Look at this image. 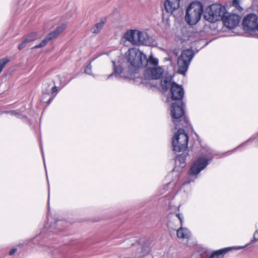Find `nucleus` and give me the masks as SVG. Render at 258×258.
Wrapping results in <instances>:
<instances>
[{"mask_svg":"<svg viewBox=\"0 0 258 258\" xmlns=\"http://www.w3.org/2000/svg\"><path fill=\"white\" fill-rule=\"evenodd\" d=\"M150 250V243L149 241L145 242L142 246V251L139 254V257H142L148 253Z\"/></svg>","mask_w":258,"mask_h":258,"instance_id":"19","label":"nucleus"},{"mask_svg":"<svg viewBox=\"0 0 258 258\" xmlns=\"http://www.w3.org/2000/svg\"><path fill=\"white\" fill-rule=\"evenodd\" d=\"M40 37L41 36H40L36 32H32L25 37L29 42L33 41L37 39L40 38Z\"/></svg>","mask_w":258,"mask_h":258,"instance_id":"22","label":"nucleus"},{"mask_svg":"<svg viewBox=\"0 0 258 258\" xmlns=\"http://www.w3.org/2000/svg\"><path fill=\"white\" fill-rule=\"evenodd\" d=\"M17 249L16 248H12L9 252V254L10 255H13V254H14L16 251H17Z\"/></svg>","mask_w":258,"mask_h":258,"instance_id":"33","label":"nucleus"},{"mask_svg":"<svg viewBox=\"0 0 258 258\" xmlns=\"http://www.w3.org/2000/svg\"><path fill=\"white\" fill-rule=\"evenodd\" d=\"M52 82L50 81H47L43 83L42 86V93L41 96V101L42 102H45L44 96H49L50 93L53 94L57 91V87L55 86L51 87Z\"/></svg>","mask_w":258,"mask_h":258,"instance_id":"12","label":"nucleus"},{"mask_svg":"<svg viewBox=\"0 0 258 258\" xmlns=\"http://www.w3.org/2000/svg\"><path fill=\"white\" fill-rule=\"evenodd\" d=\"M49 41V39L46 36L45 38L38 45L32 47V49H36L44 47Z\"/></svg>","mask_w":258,"mask_h":258,"instance_id":"23","label":"nucleus"},{"mask_svg":"<svg viewBox=\"0 0 258 258\" xmlns=\"http://www.w3.org/2000/svg\"><path fill=\"white\" fill-rule=\"evenodd\" d=\"M170 92V96L172 101L170 108L171 115L173 123L177 126L178 123L181 121L183 122V124L186 123V118L184 115V105L182 101L184 91L181 85L173 82Z\"/></svg>","mask_w":258,"mask_h":258,"instance_id":"2","label":"nucleus"},{"mask_svg":"<svg viewBox=\"0 0 258 258\" xmlns=\"http://www.w3.org/2000/svg\"><path fill=\"white\" fill-rule=\"evenodd\" d=\"M8 62V59L7 58L0 59V73L2 72L3 68Z\"/></svg>","mask_w":258,"mask_h":258,"instance_id":"27","label":"nucleus"},{"mask_svg":"<svg viewBox=\"0 0 258 258\" xmlns=\"http://www.w3.org/2000/svg\"><path fill=\"white\" fill-rule=\"evenodd\" d=\"M207 42L205 39H200L198 41L195 40V49H197V51L198 52L200 49L204 47L207 44Z\"/></svg>","mask_w":258,"mask_h":258,"instance_id":"21","label":"nucleus"},{"mask_svg":"<svg viewBox=\"0 0 258 258\" xmlns=\"http://www.w3.org/2000/svg\"><path fill=\"white\" fill-rule=\"evenodd\" d=\"M167 227L169 229L176 230L178 227L182 226L183 217L180 213H170L168 216Z\"/></svg>","mask_w":258,"mask_h":258,"instance_id":"9","label":"nucleus"},{"mask_svg":"<svg viewBox=\"0 0 258 258\" xmlns=\"http://www.w3.org/2000/svg\"><path fill=\"white\" fill-rule=\"evenodd\" d=\"M125 57L128 63L127 68L113 64V72L109 75L108 78L113 76L116 77L130 78L133 74L137 73L140 68H146L148 64L153 66L158 64V59L155 58L152 54L148 58L146 55L139 49L136 48H130L125 53Z\"/></svg>","mask_w":258,"mask_h":258,"instance_id":"1","label":"nucleus"},{"mask_svg":"<svg viewBox=\"0 0 258 258\" xmlns=\"http://www.w3.org/2000/svg\"><path fill=\"white\" fill-rule=\"evenodd\" d=\"M66 24H62L61 25L57 27L54 31L49 33L46 36L50 40H51L52 39L56 38L59 34L66 29Z\"/></svg>","mask_w":258,"mask_h":258,"instance_id":"16","label":"nucleus"},{"mask_svg":"<svg viewBox=\"0 0 258 258\" xmlns=\"http://www.w3.org/2000/svg\"><path fill=\"white\" fill-rule=\"evenodd\" d=\"M54 96L55 95H53V94L51 93H50L49 96H44V98L46 101L43 102L47 103V105H49L53 99Z\"/></svg>","mask_w":258,"mask_h":258,"instance_id":"25","label":"nucleus"},{"mask_svg":"<svg viewBox=\"0 0 258 258\" xmlns=\"http://www.w3.org/2000/svg\"><path fill=\"white\" fill-rule=\"evenodd\" d=\"M163 72V69L160 67L148 68L145 71V76L152 79H158L160 78Z\"/></svg>","mask_w":258,"mask_h":258,"instance_id":"11","label":"nucleus"},{"mask_svg":"<svg viewBox=\"0 0 258 258\" xmlns=\"http://www.w3.org/2000/svg\"><path fill=\"white\" fill-rule=\"evenodd\" d=\"M226 12L225 8L220 4H213L210 6L204 14V18L213 23L221 20Z\"/></svg>","mask_w":258,"mask_h":258,"instance_id":"6","label":"nucleus"},{"mask_svg":"<svg viewBox=\"0 0 258 258\" xmlns=\"http://www.w3.org/2000/svg\"><path fill=\"white\" fill-rule=\"evenodd\" d=\"M258 234V230H256L253 234V239L251 240V242H256L258 240V237H256V235Z\"/></svg>","mask_w":258,"mask_h":258,"instance_id":"30","label":"nucleus"},{"mask_svg":"<svg viewBox=\"0 0 258 258\" xmlns=\"http://www.w3.org/2000/svg\"><path fill=\"white\" fill-rule=\"evenodd\" d=\"M176 160L181 163H184V159L183 156H179L178 157H177Z\"/></svg>","mask_w":258,"mask_h":258,"instance_id":"32","label":"nucleus"},{"mask_svg":"<svg viewBox=\"0 0 258 258\" xmlns=\"http://www.w3.org/2000/svg\"><path fill=\"white\" fill-rule=\"evenodd\" d=\"M195 135H196V137H197L198 139L199 138L198 135H197L195 133Z\"/></svg>","mask_w":258,"mask_h":258,"instance_id":"35","label":"nucleus"},{"mask_svg":"<svg viewBox=\"0 0 258 258\" xmlns=\"http://www.w3.org/2000/svg\"><path fill=\"white\" fill-rule=\"evenodd\" d=\"M194 8V1L189 3V5L187 7L185 10V15L184 16V20L186 23L190 26H194V21L192 20V11Z\"/></svg>","mask_w":258,"mask_h":258,"instance_id":"14","label":"nucleus"},{"mask_svg":"<svg viewBox=\"0 0 258 258\" xmlns=\"http://www.w3.org/2000/svg\"><path fill=\"white\" fill-rule=\"evenodd\" d=\"M62 222H62V221H60V220H58V221H56V223H57V224H58L59 223H62Z\"/></svg>","mask_w":258,"mask_h":258,"instance_id":"34","label":"nucleus"},{"mask_svg":"<svg viewBox=\"0 0 258 258\" xmlns=\"http://www.w3.org/2000/svg\"><path fill=\"white\" fill-rule=\"evenodd\" d=\"M181 0H166L164 3V8L166 11L172 14L180 7V2Z\"/></svg>","mask_w":258,"mask_h":258,"instance_id":"13","label":"nucleus"},{"mask_svg":"<svg viewBox=\"0 0 258 258\" xmlns=\"http://www.w3.org/2000/svg\"><path fill=\"white\" fill-rule=\"evenodd\" d=\"M182 123V121L178 123L177 126L174 123L175 129L178 130L173 138L172 142L173 150L175 152L183 151L185 150L187 147V135L185 134L184 130L180 128V126H186L187 125V120L186 119L185 123L183 124Z\"/></svg>","mask_w":258,"mask_h":258,"instance_id":"3","label":"nucleus"},{"mask_svg":"<svg viewBox=\"0 0 258 258\" xmlns=\"http://www.w3.org/2000/svg\"><path fill=\"white\" fill-rule=\"evenodd\" d=\"M172 77L171 76H169L168 77H165L162 78L161 80V85L162 89L164 91H167L168 89L171 87V85L172 82H171Z\"/></svg>","mask_w":258,"mask_h":258,"instance_id":"17","label":"nucleus"},{"mask_svg":"<svg viewBox=\"0 0 258 258\" xmlns=\"http://www.w3.org/2000/svg\"><path fill=\"white\" fill-rule=\"evenodd\" d=\"M195 24L201 19L203 13V5L202 3L195 1Z\"/></svg>","mask_w":258,"mask_h":258,"instance_id":"15","label":"nucleus"},{"mask_svg":"<svg viewBox=\"0 0 258 258\" xmlns=\"http://www.w3.org/2000/svg\"><path fill=\"white\" fill-rule=\"evenodd\" d=\"M140 243V242H137V244L139 245Z\"/></svg>","mask_w":258,"mask_h":258,"instance_id":"36","label":"nucleus"},{"mask_svg":"<svg viewBox=\"0 0 258 258\" xmlns=\"http://www.w3.org/2000/svg\"><path fill=\"white\" fill-rule=\"evenodd\" d=\"M29 43V41L27 40V39L25 37L22 41V43L19 44L18 45V49L19 50H22L23 48H24L26 46V44Z\"/></svg>","mask_w":258,"mask_h":258,"instance_id":"26","label":"nucleus"},{"mask_svg":"<svg viewBox=\"0 0 258 258\" xmlns=\"http://www.w3.org/2000/svg\"><path fill=\"white\" fill-rule=\"evenodd\" d=\"M193 55L194 52L191 49H185L182 52L177 60L179 74L185 75Z\"/></svg>","mask_w":258,"mask_h":258,"instance_id":"7","label":"nucleus"},{"mask_svg":"<svg viewBox=\"0 0 258 258\" xmlns=\"http://www.w3.org/2000/svg\"><path fill=\"white\" fill-rule=\"evenodd\" d=\"M201 155L195 161V178L196 176L209 164L215 155L214 151L205 147L201 149Z\"/></svg>","mask_w":258,"mask_h":258,"instance_id":"4","label":"nucleus"},{"mask_svg":"<svg viewBox=\"0 0 258 258\" xmlns=\"http://www.w3.org/2000/svg\"><path fill=\"white\" fill-rule=\"evenodd\" d=\"M232 4L236 9L240 10H242V8L239 6L238 0H233Z\"/></svg>","mask_w":258,"mask_h":258,"instance_id":"29","label":"nucleus"},{"mask_svg":"<svg viewBox=\"0 0 258 258\" xmlns=\"http://www.w3.org/2000/svg\"><path fill=\"white\" fill-rule=\"evenodd\" d=\"M176 234L179 238H188L190 235V232L187 228L180 226L176 230Z\"/></svg>","mask_w":258,"mask_h":258,"instance_id":"18","label":"nucleus"},{"mask_svg":"<svg viewBox=\"0 0 258 258\" xmlns=\"http://www.w3.org/2000/svg\"><path fill=\"white\" fill-rule=\"evenodd\" d=\"M124 38L127 41L135 45H149L151 44L150 38L147 34L137 30L127 31L125 33Z\"/></svg>","mask_w":258,"mask_h":258,"instance_id":"5","label":"nucleus"},{"mask_svg":"<svg viewBox=\"0 0 258 258\" xmlns=\"http://www.w3.org/2000/svg\"><path fill=\"white\" fill-rule=\"evenodd\" d=\"M104 25V22H101L96 24L93 27H92L91 29V31L92 33L94 34H98L103 28Z\"/></svg>","mask_w":258,"mask_h":258,"instance_id":"20","label":"nucleus"},{"mask_svg":"<svg viewBox=\"0 0 258 258\" xmlns=\"http://www.w3.org/2000/svg\"><path fill=\"white\" fill-rule=\"evenodd\" d=\"M188 172L190 175H194V163H191V166Z\"/></svg>","mask_w":258,"mask_h":258,"instance_id":"31","label":"nucleus"},{"mask_svg":"<svg viewBox=\"0 0 258 258\" xmlns=\"http://www.w3.org/2000/svg\"><path fill=\"white\" fill-rule=\"evenodd\" d=\"M195 251H197L200 254L206 252V249L198 244H195Z\"/></svg>","mask_w":258,"mask_h":258,"instance_id":"24","label":"nucleus"},{"mask_svg":"<svg viewBox=\"0 0 258 258\" xmlns=\"http://www.w3.org/2000/svg\"><path fill=\"white\" fill-rule=\"evenodd\" d=\"M240 19V18L238 15L225 12L221 20L225 27L232 29L238 25Z\"/></svg>","mask_w":258,"mask_h":258,"instance_id":"10","label":"nucleus"},{"mask_svg":"<svg viewBox=\"0 0 258 258\" xmlns=\"http://www.w3.org/2000/svg\"><path fill=\"white\" fill-rule=\"evenodd\" d=\"M242 25L244 30L246 31L249 32L257 31V16L253 14H248L244 18Z\"/></svg>","mask_w":258,"mask_h":258,"instance_id":"8","label":"nucleus"},{"mask_svg":"<svg viewBox=\"0 0 258 258\" xmlns=\"http://www.w3.org/2000/svg\"><path fill=\"white\" fill-rule=\"evenodd\" d=\"M91 69H92V66L91 65V63H89L85 68V70H84L85 73H86V74L91 75V72H92Z\"/></svg>","mask_w":258,"mask_h":258,"instance_id":"28","label":"nucleus"}]
</instances>
